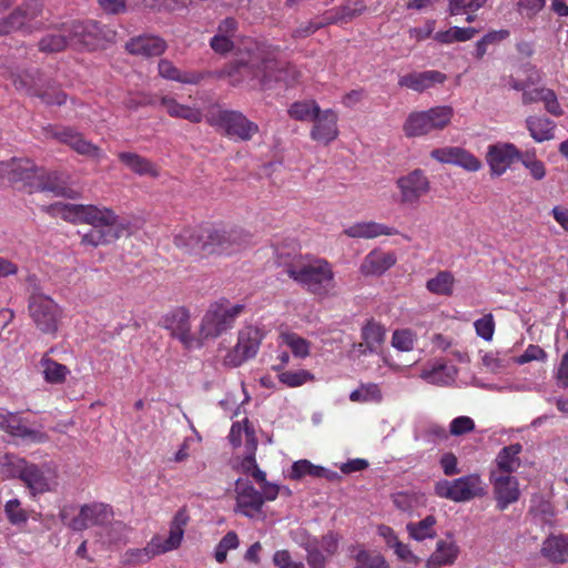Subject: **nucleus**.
<instances>
[{
    "label": "nucleus",
    "mask_w": 568,
    "mask_h": 568,
    "mask_svg": "<svg viewBox=\"0 0 568 568\" xmlns=\"http://www.w3.org/2000/svg\"><path fill=\"white\" fill-rule=\"evenodd\" d=\"M455 283L454 274L445 270L437 272L435 276L428 278L425 286L434 295L450 296L454 293Z\"/></svg>",
    "instance_id": "nucleus-40"
},
{
    "label": "nucleus",
    "mask_w": 568,
    "mask_h": 568,
    "mask_svg": "<svg viewBox=\"0 0 568 568\" xmlns=\"http://www.w3.org/2000/svg\"><path fill=\"white\" fill-rule=\"evenodd\" d=\"M395 184L398 203L403 206L416 207L430 191V181L422 169H414L398 176Z\"/></svg>",
    "instance_id": "nucleus-12"
},
{
    "label": "nucleus",
    "mask_w": 568,
    "mask_h": 568,
    "mask_svg": "<svg viewBox=\"0 0 568 568\" xmlns=\"http://www.w3.org/2000/svg\"><path fill=\"white\" fill-rule=\"evenodd\" d=\"M204 227L185 229L174 237L176 246L194 254H206Z\"/></svg>",
    "instance_id": "nucleus-32"
},
{
    "label": "nucleus",
    "mask_w": 568,
    "mask_h": 568,
    "mask_svg": "<svg viewBox=\"0 0 568 568\" xmlns=\"http://www.w3.org/2000/svg\"><path fill=\"white\" fill-rule=\"evenodd\" d=\"M416 335L410 329H397L392 336V346L400 352H409L414 348Z\"/></svg>",
    "instance_id": "nucleus-60"
},
{
    "label": "nucleus",
    "mask_w": 568,
    "mask_h": 568,
    "mask_svg": "<svg viewBox=\"0 0 568 568\" xmlns=\"http://www.w3.org/2000/svg\"><path fill=\"white\" fill-rule=\"evenodd\" d=\"M48 135L55 139L57 141L69 145L72 150L81 155H85L93 159H101L104 153L85 140L83 135L71 128H51Z\"/></svg>",
    "instance_id": "nucleus-16"
},
{
    "label": "nucleus",
    "mask_w": 568,
    "mask_h": 568,
    "mask_svg": "<svg viewBox=\"0 0 568 568\" xmlns=\"http://www.w3.org/2000/svg\"><path fill=\"white\" fill-rule=\"evenodd\" d=\"M160 77L166 80L176 81L183 84H196L201 81L202 75L196 72L181 71L172 61L161 59L158 64Z\"/></svg>",
    "instance_id": "nucleus-36"
},
{
    "label": "nucleus",
    "mask_w": 568,
    "mask_h": 568,
    "mask_svg": "<svg viewBox=\"0 0 568 568\" xmlns=\"http://www.w3.org/2000/svg\"><path fill=\"white\" fill-rule=\"evenodd\" d=\"M557 386L560 388H568V352H566L560 359L559 365L555 372Z\"/></svg>",
    "instance_id": "nucleus-64"
},
{
    "label": "nucleus",
    "mask_w": 568,
    "mask_h": 568,
    "mask_svg": "<svg viewBox=\"0 0 568 568\" xmlns=\"http://www.w3.org/2000/svg\"><path fill=\"white\" fill-rule=\"evenodd\" d=\"M393 505L400 511L412 514L426 505V498L420 493L398 491L392 495Z\"/></svg>",
    "instance_id": "nucleus-44"
},
{
    "label": "nucleus",
    "mask_w": 568,
    "mask_h": 568,
    "mask_svg": "<svg viewBox=\"0 0 568 568\" xmlns=\"http://www.w3.org/2000/svg\"><path fill=\"white\" fill-rule=\"evenodd\" d=\"M10 78L17 90L39 97L48 105H61L67 101V94L61 90H44L43 80L38 70H27L21 73L11 72Z\"/></svg>",
    "instance_id": "nucleus-13"
},
{
    "label": "nucleus",
    "mask_w": 568,
    "mask_h": 568,
    "mask_svg": "<svg viewBox=\"0 0 568 568\" xmlns=\"http://www.w3.org/2000/svg\"><path fill=\"white\" fill-rule=\"evenodd\" d=\"M349 554L356 562V568H387L385 558L377 551L365 549L361 545L349 547Z\"/></svg>",
    "instance_id": "nucleus-39"
},
{
    "label": "nucleus",
    "mask_w": 568,
    "mask_h": 568,
    "mask_svg": "<svg viewBox=\"0 0 568 568\" xmlns=\"http://www.w3.org/2000/svg\"><path fill=\"white\" fill-rule=\"evenodd\" d=\"M243 310L242 304H231L227 300L212 303L199 327L197 338H201L202 345L206 339H215L231 329Z\"/></svg>",
    "instance_id": "nucleus-5"
},
{
    "label": "nucleus",
    "mask_w": 568,
    "mask_h": 568,
    "mask_svg": "<svg viewBox=\"0 0 568 568\" xmlns=\"http://www.w3.org/2000/svg\"><path fill=\"white\" fill-rule=\"evenodd\" d=\"M490 481L494 487L497 507L505 510L510 504L518 500L520 491L516 477L508 474L490 473Z\"/></svg>",
    "instance_id": "nucleus-22"
},
{
    "label": "nucleus",
    "mask_w": 568,
    "mask_h": 568,
    "mask_svg": "<svg viewBox=\"0 0 568 568\" xmlns=\"http://www.w3.org/2000/svg\"><path fill=\"white\" fill-rule=\"evenodd\" d=\"M459 555V547L457 542L449 536L440 539L436 544L434 552L426 561L427 568H439L443 566L453 565Z\"/></svg>",
    "instance_id": "nucleus-26"
},
{
    "label": "nucleus",
    "mask_w": 568,
    "mask_h": 568,
    "mask_svg": "<svg viewBox=\"0 0 568 568\" xmlns=\"http://www.w3.org/2000/svg\"><path fill=\"white\" fill-rule=\"evenodd\" d=\"M161 105L166 110L168 114L172 118L187 120L191 123H199L202 121L203 114L201 109L196 106L181 104L174 98L168 95L162 97Z\"/></svg>",
    "instance_id": "nucleus-35"
},
{
    "label": "nucleus",
    "mask_w": 568,
    "mask_h": 568,
    "mask_svg": "<svg viewBox=\"0 0 568 568\" xmlns=\"http://www.w3.org/2000/svg\"><path fill=\"white\" fill-rule=\"evenodd\" d=\"M349 399L354 403H381L383 400V392L376 383L361 384L349 394Z\"/></svg>",
    "instance_id": "nucleus-49"
},
{
    "label": "nucleus",
    "mask_w": 568,
    "mask_h": 568,
    "mask_svg": "<svg viewBox=\"0 0 568 568\" xmlns=\"http://www.w3.org/2000/svg\"><path fill=\"white\" fill-rule=\"evenodd\" d=\"M280 341L282 345L287 346L292 351L295 357L305 358L310 355V343L295 333H282Z\"/></svg>",
    "instance_id": "nucleus-55"
},
{
    "label": "nucleus",
    "mask_w": 568,
    "mask_h": 568,
    "mask_svg": "<svg viewBox=\"0 0 568 568\" xmlns=\"http://www.w3.org/2000/svg\"><path fill=\"white\" fill-rule=\"evenodd\" d=\"M263 333L260 328L248 325L237 333L235 345L227 351L223 358V365L230 368L240 367L254 358L260 349Z\"/></svg>",
    "instance_id": "nucleus-9"
},
{
    "label": "nucleus",
    "mask_w": 568,
    "mask_h": 568,
    "mask_svg": "<svg viewBox=\"0 0 568 568\" xmlns=\"http://www.w3.org/2000/svg\"><path fill=\"white\" fill-rule=\"evenodd\" d=\"M321 108L314 100L294 102L288 109V115L297 121H313L321 112Z\"/></svg>",
    "instance_id": "nucleus-51"
},
{
    "label": "nucleus",
    "mask_w": 568,
    "mask_h": 568,
    "mask_svg": "<svg viewBox=\"0 0 568 568\" xmlns=\"http://www.w3.org/2000/svg\"><path fill=\"white\" fill-rule=\"evenodd\" d=\"M189 519L185 508L179 509L174 515L170 525L169 537L165 538L162 536V544L168 551L174 550L180 546L184 535V527L189 523Z\"/></svg>",
    "instance_id": "nucleus-38"
},
{
    "label": "nucleus",
    "mask_w": 568,
    "mask_h": 568,
    "mask_svg": "<svg viewBox=\"0 0 568 568\" xmlns=\"http://www.w3.org/2000/svg\"><path fill=\"white\" fill-rule=\"evenodd\" d=\"M0 429L13 437L29 439L31 442L40 443L45 439L43 433L30 428L20 415L7 412L3 408H0Z\"/></svg>",
    "instance_id": "nucleus-23"
},
{
    "label": "nucleus",
    "mask_w": 568,
    "mask_h": 568,
    "mask_svg": "<svg viewBox=\"0 0 568 568\" xmlns=\"http://www.w3.org/2000/svg\"><path fill=\"white\" fill-rule=\"evenodd\" d=\"M236 508L235 510L248 518L260 515L263 507V496L248 481L236 480Z\"/></svg>",
    "instance_id": "nucleus-21"
},
{
    "label": "nucleus",
    "mask_w": 568,
    "mask_h": 568,
    "mask_svg": "<svg viewBox=\"0 0 568 568\" xmlns=\"http://www.w3.org/2000/svg\"><path fill=\"white\" fill-rule=\"evenodd\" d=\"M430 156L440 163L454 164L469 172H477L481 169L480 160L459 146L435 149L430 152Z\"/></svg>",
    "instance_id": "nucleus-20"
},
{
    "label": "nucleus",
    "mask_w": 568,
    "mask_h": 568,
    "mask_svg": "<svg viewBox=\"0 0 568 568\" xmlns=\"http://www.w3.org/2000/svg\"><path fill=\"white\" fill-rule=\"evenodd\" d=\"M541 554L551 562H567L568 535L549 536L542 544Z\"/></svg>",
    "instance_id": "nucleus-33"
},
{
    "label": "nucleus",
    "mask_w": 568,
    "mask_h": 568,
    "mask_svg": "<svg viewBox=\"0 0 568 568\" xmlns=\"http://www.w3.org/2000/svg\"><path fill=\"white\" fill-rule=\"evenodd\" d=\"M435 494L440 498L464 503L485 495V487L479 475L470 474L454 480L437 481Z\"/></svg>",
    "instance_id": "nucleus-8"
},
{
    "label": "nucleus",
    "mask_w": 568,
    "mask_h": 568,
    "mask_svg": "<svg viewBox=\"0 0 568 568\" xmlns=\"http://www.w3.org/2000/svg\"><path fill=\"white\" fill-rule=\"evenodd\" d=\"M366 10V6L362 1L347 3L326 12V23L348 22L361 16Z\"/></svg>",
    "instance_id": "nucleus-45"
},
{
    "label": "nucleus",
    "mask_w": 568,
    "mask_h": 568,
    "mask_svg": "<svg viewBox=\"0 0 568 568\" xmlns=\"http://www.w3.org/2000/svg\"><path fill=\"white\" fill-rule=\"evenodd\" d=\"M120 161L132 172L139 175L158 176L159 172L151 161L148 159L133 153V152H121L119 154Z\"/></svg>",
    "instance_id": "nucleus-42"
},
{
    "label": "nucleus",
    "mask_w": 568,
    "mask_h": 568,
    "mask_svg": "<svg viewBox=\"0 0 568 568\" xmlns=\"http://www.w3.org/2000/svg\"><path fill=\"white\" fill-rule=\"evenodd\" d=\"M398 231L395 227L377 222H358L345 230V234L354 239H375L379 235H395Z\"/></svg>",
    "instance_id": "nucleus-29"
},
{
    "label": "nucleus",
    "mask_w": 568,
    "mask_h": 568,
    "mask_svg": "<svg viewBox=\"0 0 568 568\" xmlns=\"http://www.w3.org/2000/svg\"><path fill=\"white\" fill-rule=\"evenodd\" d=\"M240 545L239 537L234 531H229L217 544L214 557L217 562L222 564L226 560L227 551L236 549Z\"/></svg>",
    "instance_id": "nucleus-59"
},
{
    "label": "nucleus",
    "mask_w": 568,
    "mask_h": 568,
    "mask_svg": "<svg viewBox=\"0 0 568 568\" xmlns=\"http://www.w3.org/2000/svg\"><path fill=\"white\" fill-rule=\"evenodd\" d=\"M362 338L366 349L374 352L384 342L385 328L375 321H368L362 328Z\"/></svg>",
    "instance_id": "nucleus-53"
},
{
    "label": "nucleus",
    "mask_w": 568,
    "mask_h": 568,
    "mask_svg": "<svg viewBox=\"0 0 568 568\" xmlns=\"http://www.w3.org/2000/svg\"><path fill=\"white\" fill-rule=\"evenodd\" d=\"M20 480L32 496L50 491L57 484L54 471L49 466H38L30 463H28Z\"/></svg>",
    "instance_id": "nucleus-17"
},
{
    "label": "nucleus",
    "mask_w": 568,
    "mask_h": 568,
    "mask_svg": "<svg viewBox=\"0 0 568 568\" xmlns=\"http://www.w3.org/2000/svg\"><path fill=\"white\" fill-rule=\"evenodd\" d=\"M83 515L88 516L89 526H103L108 524L112 517V509L101 503L83 505Z\"/></svg>",
    "instance_id": "nucleus-50"
},
{
    "label": "nucleus",
    "mask_w": 568,
    "mask_h": 568,
    "mask_svg": "<svg viewBox=\"0 0 568 568\" xmlns=\"http://www.w3.org/2000/svg\"><path fill=\"white\" fill-rule=\"evenodd\" d=\"M453 115L454 110L449 105H437L425 111H415L408 114L403 130L407 138L427 135L445 129L450 123Z\"/></svg>",
    "instance_id": "nucleus-6"
},
{
    "label": "nucleus",
    "mask_w": 568,
    "mask_h": 568,
    "mask_svg": "<svg viewBox=\"0 0 568 568\" xmlns=\"http://www.w3.org/2000/svg\"><path fill=\"white\" fill-rule=\"evenodd\" d=\"M84 33L80 36V43L87 48H94L100 41H112L114 32L101 23L88 20L83 26H78Z\"/></svg>",
    "instance_id": "nucleus-30"
},
{
    "label": "nucleus",
    "mask_w": 568,
    "mask_h": 568,
    "mask_svg": "<svg viewBox=\"0 0 568 568\" xmlns=\"http://www.w3.org/2000/svg\"><path fill=\"white\" fill-rule=\"evenodd\" d=\"M43 210L64 221L90 224L92 229L82 235L83 245L97 247L111 244L128 229V223L108 207L55 202L44 206Z\"/></svg>",
    "instance_id": "nucleus-2"
},
{
    "label": "nucleus",
    "mask_w": 568,
    "mask_h": 568,
    "mask_svg": "<svg viewBox=\"0 0 568 568\" xmlns=\"http://www.w3.org/2000/svg\"><path fill=\"white\" fill-rule=\"evenodd\" d=\"M435 20H427L423 27H413L408 29L409 39L415 42L424 41L433 36L435 30Z\"/></svg>",
    "instance_id": "nucleus-63"
},
{
    "label": "nucleus",
    "mask_w": 568,
    "mask_h": 568,
    "mask_svg": "<svg viewBox=\"0 0 568 568\" xmlns=\"http://www.w3.org/2000/svg\"><path fill=\"white\" fill-rule=\"evenodd\" d=\"M69 40L67 33L63 30V23L58 30L48 33L39 42V48L43 52H59L69 47Z\"/></svg>",
    "instance_id": "nucleus-52"
},
{
    "label": "nucleus",
    "mask_w": 568,
    "mask_h": 568,
    "mask_svg": "<svg viewBox=\"0 0 568 568\" xmlns=\"http://www.w3.org/2000/svg\"><path fill=\"white\" fill-rule=\"evenodd\" d=\"M206 254H231L248 243V234L241 229L204 227Z\"/></svg>",
    "instance_id": "nucleus-11"
},
{
    "label": "nucleus",
    "mask_w": 568,
    "mask_h": 568,
    "mask_svg": "<svg viewBox=\"0 0 568 568\" xmlns=\"http://www.w3.org/2000/svg\"><path fill=\"white\" fill-rule=\"evenodd\" d=\"M476 334L485 341H490L495 332V322L491 314H487L474 323Z\"/></svg>",
    "instance_id": "nucleus-61"
},
{
    "label": "nucleus",
    "mask_w": 568,
    "mask_h": 568,
    "mask_svg": "<svg viewBox=\"0 0 568 568\" xmlns=\"http://www.w3.org/2000/svg\"><path fill=\"white\" fill-rule=\"evenodd\" d=\"M29 315L34 326L42 333L54 335L62 318V310L48 295L33 293L28 303Z\"/></svg>",
    "instance_id": "nucleus-7"
},
{
    "label": "nucleus",
    "mask_w": 568,
    "mask_h": 568,
    "mask_svg": "<svg viewBox=\"0 0 568 568\" xmlns=\"http://www.w3.org/2000/svg\"><path fill=\"white\" fill-rule=\"evenodd\" d=\"M523 446L519 443L511 444L500 449L495 459L496 469L493 471L511 475L520 466L519 454Z\"/></svg>",
    "instance_id": "nucleus-34"
},
{
    "label": "nucleus",
    "mask_w": 568,
    "mask_h": 568,
    "mask_svg": "<svg viewBox=\"0 0 568 568\" xmlns=\"http://www.w3.org/2000/svg\"><path fill=\"white\" fill-rule=\"evenodd\" d=\"M396 263V257L392 253L382 251H372L361 264V272L364 275H381L389 270Z\"/></svg>",
    "instance_id": "nucleus-31"
},
{
    "label": "nucleus",
    "mask_w": 568,
    "mask_h": 568,
    "mask_svg": "<svg viewBox=\"0 0 568 568\" xmlns=\"http://www.w3.org/2000/svg\"><path fill=\"white\" fill-rule=\"evenodd\" d=\"M527 129L536 142H544L554 139L555 123L548 118L529 116L526 120Z\"/></svg>",
    "instance_id": "nucleus-43"
},
{
    "label": "nucleus",
    "mask_w": 568,
    "mask_h": 568,
    "mask_svg": "<svg viewBox=\"0 0 568 568\" xmlns=\"http://www.w3.org/2000/svg\"><path fill=\"white\" fill-rule=\"evenodd\" d=\"M278 47L247 40L237 59L227 65L222 74L229 78L231 85H246L250 89L270 88L273 82L292 84L296 80L293 67L283 69L277 60Z\"/></svg>",
    "instance_id": "nucleus-1"
},
{
    "label": "nucleus",
    "mask_w": 568,
    "mask_h": 568,
    "mask_svg": "<svg viewBox=\"0 0 568 568\" xmlns=\"http://www.w3.org/2000/svg\"><path fill=\"white\" fill-rule=\"evenodd\" d=\"M245 439L247 443L246 455L241 462V469L243 473L251 475L256 481H265V473L258 468L255 459L256 440L254 433L248 428L245 429Z\"/></svg>",
    "instance_id": "nucleus-37"
},
{
    "label": "nucleus",
    "mask_w": 568,
    "mask_h": 568,
    "mask_svg": "<svg viewBox=\"0 0 568 568\" xmlns=\"http://www.w3.org/2000/svg\"><path fill=\"white\" fill-rule=\"evenodd\" d=\"M435 525L436 518L433 515H429L418 523H408L406 525V530L410 538L417 541H423L436 536Z\"/></svg>",
    "instance_id": "nucleus-48"
},
{
    "label": "nucleus",
    "mask_w": 568,
    "mask_h": 568,
    "mask_svg": "<svg viewBox=\"0 0 568 568\" xmlns=\"http://www.w3.org/2000/svg\"><path fill=\"white\" fill-rule=\"evenodd\" d=\"M457 373L454 364L436 361L429 369H424L420 376L429 384L446 386L455 382Z\"/></svg>",
    "instance_id": "nucleus-28"
},
{
    "label": "nucleus",
    "mask_w": 568,
    "mask_h": 568,
    "mask_svg": "<svg viewBox=\"0 0 568 568\" xmlns=\"http://www.w3.org/2000/svg\"><path fill=\"white\" fill-rule=\"evenodd\" d=\"M28 465L24 458L13 454H6L0 458V476L6 479H21Z\"/></svg>",
    "instance_id": "nucleus-46"
},
{
    "label": "nucleus",
    "mask_w": 568,
    "mask_h": 568,
    "mask_svg": "<svg viewBox=\"0 0 568 568\" xmlns=\"http://www.w3.org/2000/svg\"><path fill=\"white\" fill-rule=\"evenodd\" d=\"M477 33H478V30L473 27H468V28L452 27L448 30L436 32L433 36V38H434V40H436L439 43L450 44L454 42H465V41L471 40Z\"/></svg>",
    "instance_id": "nucleus-47"
},
{
    "label": "nucleus",
    "mask_w": 568,
    "mask_h": 568,
    "mask_svg": "<svg viewBox=\"0 0 568 568\" xmlns=\"http://www.w3.org/2000/svg\"><path fill=\"white\" fill-rule=\"evenodd\" d=\"M314 379V375L305 369L284 371L278 373V381L287 387H300Z\"/></svg>",
    "instance_id": "nucleus-57"
},
{
    "label": "nucleus",
    "mask_w": 568,
    "mask_h": 568,
    "mask_svg": "<svg viewBox=\"0 0 568 568\" xmlns=\"http://www.w3.org/2000/svg\"><path fill=\"white\" fill-rule=\"evenodd\" d=\"M125 49L131 54L155 57L161 55L165 51L166 43L160 37L142 34L128 41Z\"/></svg>",
    "instance_id": "nucleus-24"
},
{
    "label": "nucleus",
    "mask_w": 568,
    "mask_h": 568,
    "mask_svg": "<svg viewBox=\"0 0 568 568\" xmlns=\"http://www.w3.org/2000/svg\"><path fill=\"white\" fill-rule=\"evenodd\" d=\"M296 283L315 295L327 296L335 291L336 281L331 263L323 258L294 260L285 268Z\"/></svg>",
    "instance_id": "nucleus-4"
},
{
    "label": "nucleus",
    "mask_w": 568,
    "mask_h": 568,
    "mask_svg": "<svg viewBox=\"0 0 568 568\" xmlns=\"http://www.w3.org/2000/svg\"><path fill=\"white\" fill-rule=\"evenodd\" d=\"M475 429V422L468 416H458L449 424V434L453 436H462Z\"/></svg>",
    "instance_id": "nucleus-62"
},
{
    "label": "nucleus",
    "mask_w": 568,
    "mask_h": 568,
    "mask_svg": "<svg viewBox=\"0 0 568 568\" xmlns=\"http://www.w3.org/2000/svg\"><path fill=\"white\" fill-rule=\"evenodd\" d=\"M40 366L42 368L43 378L49 384H62L70 374V369L65 365L55 362L49 354L42 356Z\"/></svg>",
    "instance_id": "nucleus-41"
},
{
    "label": "nucleus",
    "mask_w": 568,
    "mask_h": 568,
    "mask_svg": "<svg viewBox=\"0 0 568 568\" xmlns=\"http://www.w3.org/2000/svg\"><path fill=\"white\" fill-rule=\"evenodd\" d=\"M520 156V151L513 143L498 142L488 146L487 163L493 175L500 176Z\"/></svg>",
    "instance_id": "nucleus-19"
},
{
    "label": "nucleus",
    "mask_w": 568,
    "mask_h": 568,
    "mask_svg": "<svg viewBox=\"0 0 568 568\" xmlns=\"http://www.w3.org/2000/svg\"><path fill=\"white\" fill-rule=\"evenodd\" d=\"M164 552H168V549L162 544V536L155 535L144 548L128 549L124 552L122 560L125 565H139Z\"/></svg>",
    "instance_id": "nucleus-27"
},
{
    "label": "nucleus",
    "mask_w": 568,
    "mask_h": 568,
    "mask_svg": "<svg viewBox=\"0 0 568 568\" xmlns=\"http://www.w3.org/2000/svg\"><path fill=\"white\" fill-rule=\"evenodd\" d=\"M42 12L40 0H27L21 7L14 10L8 18L0 19V36L12 31H31L38 26L36 19Z\"/></svg>",
    "instance_id": "nucleus-14"
},
{
    "label": "nucleus",
    "mask_w": 568,
    "mask_h": 568,
    "mask_svg": "<svg viewBox=\"0 0 568 568\" xmlns=\"http://www.w3.org/2000/svg\"><path fill=\"white\" fill-rule=\"evenodd\" d=\"M19 184L32 192H50L57 196H71L58 172H47L37 168L29 159H12L0 162V185Z\"/></svg>",
    "instance_id": "nucleus-3"
},
{
    "label": "nucleus",
    "mask_w": 568,
    "mask_h": 568,
    "mask_svg": "<svg viewBox=\"0 0 568 568\" xmlns=\"http://www.w3.org/2000/svg\"><path fill=\"white\" fill-rule=\"evenodd\" d=\"M487 0H450L448 12L450 16L474 13L485 6Z\"/></svg>",
    "instance_id": "nucleus-58"
},
{
    "label": "nucleus",
    "mask_w": 568,
    "mask_h": 568,
    "mask_svg": "<svg viewBox=\"0 0 568 568\" xmlns=\"http://www.w3.org/2000/svg\"><path fill=\"white\" fill-rule=\"evenodd\" d=\"M163 325L186 349L202 347L201 338L191 333L190 313L187 310L181 307L172 311L163 318Z\"/></svg>",
    "instance_id": "nucleus-15"
},
{
    "label": "nucleus",
    "mask_w": 568,
    "mask_h": 568,
    "mask_svg": "<svg viewBox=\"0 0 568 568\" xmlns=\"http://www.w3.org/2000/svg\"><path fill=\"white\" fill-rule=\"evenodd\" d=\"M210 125L223 130L229 136L242 141L251 140L258 131L256 123L243 113L233 110H217L207 116Z\"/></svg>",
    "instance_id": "nucleus-10"
},
{
    "label": "nucleus",
    "mask_w": 568,
    "mask_h": 568,
    "mask_svg": "<svg viewBox=\"0 0 568 568\" xmlns=\"http://www.w3.org/2000/svg\"><path fill=\"white\" fill-rule=\"evenodd\" d=\"M4 514L9 523L17 527L26 525L29 518L27 510L17 498L10 499L6 503Z\"/></svg>",
    "instance_id": "nucleus-56"
},
{
    "label": "nucleus",
    "mask_w": 568,
    "mask_h": 568,
    "mask_svg": "<svg viewBox=\"0 0 568 568\" xmlns=\"http://www.w3.org/2000/svg\"><path fill=\"white\" fill-rule=\"evenodd\" d=\"M310 131L313 141L322 145H328L339 134L338 115L333 109L322 110L314 119Z\"/></svg>",
    "instance_id": "nucleus-18"
},
{
    "label": "nucleus",
    "mask_w": 568,
    "mask_h": 568,
    "mask_svg": "<svg viewBox=\"0 0 568 568\" xmlns=\"http://www.w3.org/2000/svg\"><path fill=\"white\" fill-rule=\"evenodd\" d=\"M87 517L88 516L83 515V506L80 508L78 514H75V508L72 506H64L60 510V518L63 525L74 531H82L90 527Z\"/></svg>",
    "instance_id": "nucleus-54"
},
{
    "label": "nucleus",
    "mask_w": 568,
    "mask_h": 568,
    "mask_svg": "<svg viewBox=\"0 0 568 568\" xmlns=\"http://www.w3.org/2000/svg\"><path fill=\"white\" fill-rule=\"evenodd\" d=\"M445 80L446 75L444 73L436 70H428L405 74L399 78L398 84L417 92H423L436 83H443Z\"/></svg>",
    "instance_id": "nucleus-25"
}]
</instances>
